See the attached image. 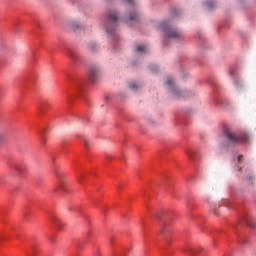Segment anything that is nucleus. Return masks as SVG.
Returning a JSON list of instances; mask_svg holds the SVG:
<instances>
[{"label": "nucleus", "mask_w": 256, "mask_h": 256, "mask_svg": "<svg viewBox=\"0 0 256 256\" xmlns=\"http://www.w3.org/2000/svg\"><path fill=\"white\" fill-rule=\"evenodd\" d=\"M139 19V14L137 12H132L127 17V21H137Z\"/></svg>", "instance_id": "nucleus-9"}, {"label": "nucleus", "mask_w": 256, "mask_h": 256, "mask_svg": "<svg viewBox=\"0 0 256 256\" xmlns=\"http://www.w3.org/2000/svg\"><path fill=\"white\" fill-rule=\"evenodd\" d=\"M70 26H71V29H73L74 31H77V29H81V25H79V23L77 22H71Z\"/></svg>", "instance_id": "nucleus-12"}, {"label": "nucleus", "mask_w": 256, "mask_h": 256, "mask_svg": "<svg viewBox=\"0 0 256 256\" xmlns=\"http://www.w3.org/2000/svg\"><path fill=\"white\" fill-rule=\"evenodd\" d=\"M13 167V169H15L16 171H18V173H23V171H25V167L21 164H16Z\"/></svg>", "instance_id": "nucleus-11"}, {"label": "nucleus", "mask_w": 256, "mask_h": 256, "mask_svg": "<svg viewBox=\"0 0 256 256\" xmlns=\"http://www.w3.org/2000/svg\"><path fill=\"white\" fill-rule=\"evenodd\" d=\"M234 85L237 91H241V89H243V83L239 79L234 80Z\"/></svg>", "instance_id": "nucleus-10"}, {"label": "nucleus", "mask_w": 256, "mask_h": 256, "mask_svg": "<svg viewBox=\"0 0 256 256\" xmlns=\"http://www.w3.org/2000/svg\"><path fill=\"white\" fill-rule=\"evenodd\" d=\"M54 173L56 177H58V179H61V173L59 172V170H57V168H54Z\"/></svg>", "instance_id": "nucleus-18"}, {"label": "nucleus", "mask_w": 256, "mask_h": 256, "mask_svg": "<svg viewBox=\"0 0 256 256\" xmlns=\"http://www.w3.org/2000/svg\"><path fill=\"white\" fill-rule=\"evenodd\" d=\"M139 87H141L140 85H137L136 83H132L129 85V88L132 90V91H137V89H139Z\"/></svg>", "instance_id": "nucleus-16"}, {"label": "nucleus", "mask_w": 256, "mask_h": 256, "mask_svg": "<svg viewBox=\"0 0 256 256\" xmlns=\"http://www.w3.org/2000/svg\"><path fill=\"white\" fill-rule=\"evenodd\" d=\"M207 9H213L215 7V2H206Z\"/></svg>", "instance_id": "nucleus-17"}, {"label": "nucleus", "mask_w": 256, "mask_h": 256, "mask_svg": "<svg viewBox=\"0 0 256 256\" xmlns=\"http://www.w3.org/2000/svg\"><path fill=\"white\" fill-rule=\"evenodd\" d=\"M238 171H241V167H238Z\"/></svg>", "instance_id": "nucleus-24"}, {"label": "nucleus", "mask_w": 256, "mask_h": 256, "mask_svg": "<svg viewBox=\"0 0 256 256\" xmlns=\"http://www.w3.org/2000/svg\"><path fill=\"white\" fill-rule=\"evenodd\" d=\"M165 85L168 86V89H170L171 93H173L175 97H181V92L175 87L173 78H168L165 82Z\"/></svg>", "instance_id": "nucleus-4"}, {"label": "nucleus", "mask_w": 256, "mask_h": 256, "mask_svg": "<svg viewBox=\"0 0 256 256\" xmlns=\"http://www.w3.org/2000/svg\"><path fill=\"white\" fill-rule=\"evenodd\" d=\"M124 3H128V5H133L135 3V0H123Z\"/></svg>", "instance_id": "nucleus-19"}, {"label": "nucleus", "mask_w": 256, "mask_h": 256, "mask_svg": "<svg viewBox=\"0 0 256 256\" xmlns=\"http://www.w3.org/2000/svg\"><path fill=\"white\" fill-rule=\"evenodd\" d=\"M101 74V69L98 66H92L89 69V77L92 82L97 81L99 75Z\"/></svg>", "instance_id": "nucleus-5"}, {"label": "nucleus", "mask_w": 256, "mask_h": 256, "mask_svg": "<svg viewBox=\"0 0 256 256\" xmlns=\"http://www.w3.org/2000/svg\"><path fill=\"white\" fill-rule=\"evenodd\" d=\"M160 29L165 31L168 39H183V32L171 27L167 22H162L160 24Z\"/></svg>", "instance_id": "nucleus-2"}, {"label": "nucleus", "mask_w": 256, "mask_h": 256, "mask_svg": "<svg viewBox=\"0 0 256 256\" xmlns=\"http://www.w3.org/2000/svg\"><path fill=\"white\" fill-rule=\"evenodd\" d=\"M136 53H147V46L145 45H137L135 47Z\"/></svg>", "instance_id": "nucleus-8"}, {"label": "nucleus", "mask_w": 256, "mask_h": 256, "mask_svg": "<svg viewBox=\"0 0 256 256\" xmlns=\"http://www.w3.org/2000/svg\"><path fill=\"white\" fill-rule=\"evenodd\" d=\"M190 253H191V255H197V253L195 252L194 249H191V250H190Z\"/></svg>", "instance_id": "nucleus-22"}, {"label": "nucleus", "mask_w": 256, "mask_h": 256, "mask_svg": "<svg viewBox=\"0 0 256 256\" xmlns=\"http://www.w3.org/2000/svg\"><path fill=\"white\" fill-rule=\"evenodd\" d=\"M84 145H85V147H89V140L84 139Z\"/></svg>", "instance_id": "nucleus-21"}, {"label": "nucleus", "mask_w": 256, "mask_h": 256, "mask_svg": "<svg viewBox=\"0 0 256 256\" xmlns=\"http://www.w3.org/2000/svg\"><path fill=\"white\" fill-rule=\"evenodd\" d=\"M57 191H61L62 193L67 191V188L65 187V183L59 182L54 189V193H57Z\"/></svg>", "instance_id": "nucleus-7"}, {"label": "nucleus", "mask_w": 256, "mask_h": 256, "mask_svg": "<svg viewBox=\"0 0 256 256\" xmlns=\"http://www.w3.org/2000/svg\"><path fill=\"white\" fill-rule=\"evenodd\" d=\"M243 162V155H239L238 156V163H242Z\"/></svg>", "instance_id": "nucleus-20"}, {"label": "nucleus", "mask_w": 256, "mask_h": 256, "mask_svg": "<svg viewBox=\"0 0 256 256\" xmlns=\"http://www.w3.org/2000/svg\"><path fill=\"white\" fill-rule=\"evenodd\" d=\"M47 105H49L48 101L41 102V104L39 106L40 111H45V107H47Z\"/></svg>", "instance_id": "nucleus-15"}, {"label": "nucleus", "mask_w": 256, "mask_h": 256, "mask_svg": "<svg viewBox=\"0 0 256 256\" xmlns=\"http://www.w3.org/2000/svg\"><path fill=\"white\" fill-rule=\"evenodd\" d=\"M117 12L115 11H110L107 14L106 18V31L107 33H113V31L117 30Z\"/></svg>", "instance_id": "nucleus-3"}, {"label": "nucleus", "mask_w": 256, "mask_h": 256, "mask_svg": "<svg viewBox=\"0 0 256 256\" xmlns=\"http://www.w3.org/2000/svg\"><path fill=\"white\" fill-rule=\"evenodd\" d=\"M89 51H97V44L95 42H92L88 44Z\"/></svg>", "instance_id": "nucleus-13"}, {"label": "nucleus", "mask_w": 256, "mask_h": 256, "mask_svg": "<svg viewBox=\"0 0 256 256\" xmlns=\"http://www.w3.org/2000/svg\"><path fill=\"white\" fill-rule=\"evenodd\" d=\"M50 220L52 221V223H54V225H56L58 229H63V227H65V223L61 222V220L56 216H52Z\"/></svg>", "instance_id": "nucleus-6"}, {"label": "nucleus", "mask_w": 256, "mask_h": 256, "mask_svg": "<svg viewBox=\"0 0 256 256\" xmlns=\"http://www.w3.org/2000/svg\"><path fill=\"white\" fill-rule=\"evenodd\" d=\"M224 137L230 145H239V143H247L249 141V135L238 134L230 129L224 130Z\"/></svg>", "instance_id": "nucleus-1"}, {"label": "nucleus", "mask_w": 256, "mask_h": 256, "mask_svg": "<svg viewBox=\"0 0 256 256\" xmlns=\"http://www.w3.org/2000/svg\"><path fill=\"white\" fill-rule=\"evenodd\" d=\"M188 155H189V157H190L191 159H193V152H192V151L188 152Z\"/></svg>", "instance_id": "nucleus-23"}, {"label": "nucleus", "mask_w": 256, "mask_h": 256, "mask_svg": "<svg viewBox=\"0 0 256 256\" xmlns=\"http://www.w3.org/2000/svg\"><path fill=\"white\" fill-rule=\"evenodd\" d=\"M166 231H169V224H164L163 227L160 229L161 235L165 234Z\"/></svg>", "instance_id": "nucleus-14"}]
</instances>
